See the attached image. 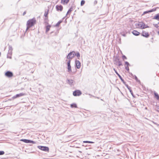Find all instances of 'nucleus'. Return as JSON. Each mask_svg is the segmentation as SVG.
<instances>
[{"label": "nucleus", "mask_w": 159, "mask_h": 159, "mask_svg": "<svg viewBox=\"0 0 159 159\" xmlns=\"http://www.w3.org/2000/svg\"><path fill=\"white\" fill-rule=\"evenodd\" d=\"M36 20L34 18L29 20L27 22V31L30 27L34 25L35 23Z\"/></svg>", "instance_id": "obj_1"}, {"label": "nucleus", "mask_w": 159, "mask_h": 159, "mask_svg": "<svg viewBox=\"0 0 159 159\" xmlns=\"http://www.w3.org/2000/svg\"><path fill=\"white\" fill-rule=\"evenodd\" d=\"M75 52L74 51H73L69 53L67 56V58L69 59V60H70L72 58H73L75 56Z\"/></svg>", "instance_id": "obj_2"}, {"label": "nucleus", "mask_w": 159, "mask_h": 159, "mask_svg": "<svg viewBox=\"0 0 159 159\" xmlns=\"http://www.w3.org/2000/svg\"><path fill=\"white\" fill-rule=\"evenodd\" d=\"M73 95L75 96H80L82 94L81 91L79 90H76L73 92Z\"/></svg>", "instance_id": "obj_3"}, {"label": "nucleus", "mask_w": 159, "mask_h": 159, "mask_svg": "<svg viewBox=\"0 0 159 159\" xmlns=\"http://www.w3.org/2000/svg\"><path fill=\"white\" fill-rule=\"evenodd\" d=\"M38 148L40 149L45 152L49 151V148L47 147L39 146H38Z\"/></svg>", "instance_id": "obj_4"}, {"label": "nucleus", "mask_w": 159, "mask_h": 159, "mask_svg": "<svg viewBox=\"0 0 159 159\" xmlns=\"http://www.w3.org/2000/svg\"><path fill=\"white\" fill-rule=\"evenodd\" d=\"M20 141L28 143L35 144L36 143L34 141L26 139H21Z\"/></svg>", "instance_id": "obj_5"}, {"label": "nucleus", "mask_w": 159, "mask_h": 159, "mask_svg": "<svg viewBox=\"0 0 159 159\" xmlns=\"http://www.w3.org/2000/svg\"><path fill=\"white\" fill-rule=\"evenodd\" d=\"M70 60H69L67 63L68 71L70 73L72 71L71 67L70 65Z\"/></svg>", "instance_id": "obj_6"}, {"label": "nucleus", "mask_w": 159, "mask_h": 159, "mask_svg": "<svg viewBox=\"0 0 159 159\" xmlns=\"http://www.w3.org/2000/svg\"><path fill=\"white\" fill-rule=\"evenodd\" d=\"M5 75L6 76L10 78L13 76V74L11 72L8 71L5 73Z\"/></svg>", "instance_id": "obj_7"}, {"label": "nucleus", "mask_w": 159, "mask_h": 159, "mask_svg": "<svg viewBox=\"0 0 159 159\" xmlns=\"http://www.w3.org/2000/svg\"><path fill=\"white\" fill-rule=\"evenodd\" d=\"M75 65L77 69H80L81 66V63L80 62L77 60L75 61Z\"/></svg>", "instance_id": "obj_8"}, {"label": "nucleus", "mask_w": 159, "mask_h": 159, "mask_svg": "<svg viewBox=\"0 0 159 159\" xmlns=\"http://www.w3.org/2000/svg\"><path fill=\"white\" fill-rule=\"evenodd\" d=\"M56 8L57 11H61L63 9V7L61 5H57Z\"/></svg>", "instance_id": "obj_9"}, {"label": "nucleus", "mask_w": 159, "mask_h": 159, "mask_svg": "<svg viewBox=\"0 0 159 159\" xmlns=\"http://www.w3.org/2000/svg\"><path fill=\"white\" fill-rule=\"evenodd\" d=\"M25 95V94L23 93H20L19 94H16L15 96L13 97L14 98H18L20 97H21Z\"/></svg>", "instance_id": "obj_10"}, {"label": "nucleus", "mask_w": 159, "mask_h": 159, "mask_svg": "<svg viewBox=\"0 0 159 159\" xmlns=\"http://www.w3.org/2000/svg\"><path fill=\"white\" fill-rule=\"evenodd\" d=\"M156 10V8H153L150 10H149V11H144L143 13V15H144V14H145L147 13H149V12H153V11H155Z\"/></svg>", "instance_id": "obj_11"}, {"label": "nucleus", "mask_w": 159, "mask_h": 159, "mask_svg": "<svg viewBox=\"0 0 159 159\" xmlns=\"http://www.w3.org/2000/svg\"><path fill=\"white\" fill-rule=\"evenodd\" d=\"M113 70H114L115 73H116V74L118 75V76H119L120 79L122 81V82H124V80L123 79L121 76L118 73L117 71L115 70V68L113 69Z\"/></svg>", "instance_id": "obj_12"}, {"label": "nucleus", "mask_w": 159, "mask_h": 159, "mask_svg": "<svg viewBox=\"0 0 159 159\" xmlns=\"http://www.w3.org/2000/svg\"><path fill=\"white\" fill-rule=\"evenodd\" d=\"M73 81H74L72 80L67 79V83L71 86L72 85Z\"/></svg>", "instance_id": "obj_13"}, {"label": "nucleus", "mask_w": 159, "mask_h": 159, "mask_svg": "<svg viewBox=\"0 0 159 159\" xmlns=\"http://www.w3.org/2000/svg\"><path fill=\"white\" fill-rule=\"evenodd\" d=\"M12 54V51L8 50V53L7 55V57L9 58H11V55Z\"/></svg>", "instance_id": "obj_14"}, {"label": "nucleus", "mask_w": 159, "mask_h": 159, "mask_svg": "<svg viewBox=\"0 0 159 159\" xmlns=\"http://www.w3.org/2000/svg\"><path fill=\"white\" fill-rule=\"evenodd\" d=\"M73 8L72 7H70L68 10L66 15V16L67 17V18H68L70 16V15H69V14L71 12Z\"/></svg>", "instance_id": "obj_15"}, {"label": "nucleus", "mask_w": 159, "mask_h": 159, "mask_svg": "<svg viewBox=\"0 0 159 159\" xmlns=\"http://www.w3.org/2000/svg\"><path fill=\"white\" fill-rule=\"evenodd\" d=\"M142 36H143V37L147 38L149 36V35L148 33L146 32L145 31H143L142 33Z\"/></svg>", "instance_id": "obj_16"}, {"label": "nucleus", "mask_w": 159, "mask_h": 159, "mask_svg": "<svg viewBox=\"0 0 159 159\" xmlns=\"http://www.w3.org/2000/svg\"><path fill=\"white\" fill-rule=\"evenodd\" d=\"M132 33L135 36H138L140 34L139 32L135 30H134L133 31Z\"/></svg>", "instance_id": "obj_17"}, {"label": "nucleus", "mask_w": 159, "mask_h": 159, "mask_svg": "<svg viewBox=\"0 0 159 159\" xmlns=\"http://www.w3.org/2000/svg\"><path fill=\"white\" fill-rule=\"evenodd\" d=\"M153 19L157 20L159 21V14H158L155 16L153 17Z\"/></svg>", "instance_id": "obj_18"}, {"label": "nucleus", "mask_w": 159, "mask_h": 159, "mask_svg": "<svg viewBox=\"0 0 159 159\" xmlns=\"http://www.w3.org/2000/svg\"><path fill=\"white\" fill-rule=\"evenodd\" d=\"M138 26L141 29H142L143 26V22H140L138 24Z\"/></svg>", "instance_id": "obj_19"}, {"label": "nucleus", "mask_w": 159, "mask_h": 159, "mask_svg": "<svg viewBox=\"0 0 159 159\" xmlns=\"http://www.w3.org/2000/svg\"><path fill=\"white\" fill-rule=\"evenodd\" d=\"M69 0H61V2L63 4H66L69 2Z\"/></svg>", "instance_id": "obj_20"}, {"label": "nucleus", "mask_w": 159, "mask_h": 159, "mask_svg": "<svg viewBox=\"0 0 159 159\" xmlns=\"http://www.w3.org/2000/svg\"><path fill=\"white\" fill-rule=\"evenodd\" d=\"M75 55L77 57L78 59H80V54L79 52H77L76 53H75Z\"/></svg>", "instance_id": "obj_21"}, {"label": "nucleus", "mask_w": 159, "mask_h": 159, "mask_svg": "<svg viewBox=\"0 0 159 159\" xmlns=\"http://www.w3.org/2000/svg\"><path fill=\"white\" fill-rule=\"evenodd\" d=\"M51 26L50 25H48L46 26V32H48L50 30Z\"/></svg>", "instance_id": "obj_22"}, {"label": "nucleus", "mask_w": 159, "mask_h": 159, "mask_svg": "<svg viewBox=\"0 0 159 159\" xmlns=\"http://www.w3.org/2000/svg\"><path fill=\"white\" fill-rule=\"evenodd\" d=\"M118 61L117 63H118V65L119 66H120L122 65L121 62L119 60V59H118ZM115 61H115L114 62V64H117V62L116 63V62H115Z\"/></svg>", "instance_id": "obj_23"}, {"label": "nucleus", "mask_w": 159, "mask_h": 159, "mask_svg": "<svg viewBox=\"0 0 159 159\" xmlns=\"http://www.w3.org/2000/svg\"><path fill=\"white\" fill-rule=\"evenodd\" d=\"M126 87H127L128 89L129 90L131 94L133 96V92L132 90H131L130 87L128 85H127Z\"/></svg>", "instance_id": "obj_24"}, {"label": "nucleus", "mask_w": 159, "mask_h": 159, "mask_svg": "<svg viewBox=\"0 0 159 159\" xmlns=\"http://www.w3.org/2000/svg\"><path fill=\"white\" fill-rule=\"evenodd\" d=\"M149 27L146 25H145V23L143 22V26L142 29H144L147 28H149Z\"/></svg>", "instance_id": "obj_25"}, {"label": "nucleus", "mask_w": 159, "mask_h": 159, "mask_svg": "<svg viewBox=\"0 0 159 159\" xmlns=\"http://www.w3.org/2000/svg\"><path fill=\"white\" fill-rule=\"evenodd\" d=\"M70 107L72 108H77V106L76 104L73 103L70 105Z\"/></svg>", "instance_id": "obj_26"}, {"label": "nucleus", "mask_w": 159, "mask_h": 159, "mask_svg": "<svg viewBox=\"0 0 159 159\" xmlns=\"http://www.w3.org/2000/svg\"><path fill=\"white\" fill-rule=\"evenodd\" d=\"M154 94L155 97L158 100L159 99V96L158 94L154 92Z\"/></svg>", "instance_id": "obj_27"}, {"label": "nucleus", "mask_w": 159, "mask_h": 159, "mask_svg": "<svg viewBox=\"0 0 159 159\" xmlns=\"http://www.w3.org/2000/svg\"><path fill=\"white\" fill-rule=\"evenodd\" d=\"M62 21L60 20L55 25V26L56 27H58L59 25L62 22Z\"/></svg>", "instance_id": "obj_28"}, {"label": "nucleus", "mask_w": 159, "mask_h": 159, "mask_svg": "<svg viewBox=\"0 0 159 159\" xmlns=\"http://www.w3.org/2000/svg\"><path fill=\"white\" fill-rule=\"evenodd\" d=\"M83 143H94V142H93L88 141H84Z\"/></svg>", "instance_id": "obj_29"}, {"label": "nucleus", "mask_w": 159, "mask_h": 159, "mask_svg": "<svg viewBox=\"0 0 159 159\" xmlns=\"http://www.w3.org/2000/svg\"><path fill=\"white\" fill-rule=\"evenodd\" d=\"M85 2L84 1V0H82L81 1V3H80L81 6H83L84 4L85 3Z\"/></svg>", "instance_id": "obj_30"}, {"label": "nucleus", "mask_w": 159, "mask_h": 159, "mask_svg": "<svg viewBox=\"0 0 159 159\" xmlns=\"http://www.w3.org/2000/svg\"><path fill=\"white\" fill-rule=\"evenodd\" d=\"M48 11H45L44 13V16L46 17H47L48 16Z\"/></svg>", "instance_id": "obj_31"}, {"label": "nucleus", "mask_w": 159, "mask_h": 159, "mask_svg": "<svg viewBox=\"0 0 159 159\" xmlns=\"http://www.w3.org/2000/svg\"><path fill=\"white\" fill-rule=\"evenodd\" d=\"M8 50L11 51H12L13 50V48L11 46V45L9 46V50Z\"/></svg>", "instance_id": "obj_32"}, {"label": "nucleus", "mask_w": 159, "mask_h": 159, "mask_svg": "<svg viewBox=\"0 0 159 159\" xmlns=\"http://www.w3.org/2000/svg\"><path fill=\"white\" fill-rule=\"evenodd\" d=\"M5 153V152L4 151H0V155H2L4 154Z\"/></svg>", "instance_id": "obj_33"}, {"label": "nucleus", "mask_w": 159, "mask_h": 159, "mask_svg": "<svg viewBox=\"0 0 159 159\" xmlns=\"http://www.w3.org/2000/svg\"><path fill=\"white\" fill-rule=\"evenodd\" d=\"M156 110L157 111L159 112V106H157L156 107Z\"/></svg>", "instance_id": "obj_34"}, {"label": "nucleus", "mask_w": 159, "mask_h": 159, "mask_svg": "<svg viewBox=\"0 0 159 159\" xmlns=\"http://www.w3.org/2000/svg\"><path fill=\"white\" fill-rule=\"evenodd\" d=\"M125 69L127 71H129V69L128 67V66H127L125 67Z\"/></svg>", "instance_id": "obj_35"}, {"label": "nucleus", "mask_w": 159, "mask_h": 159, "mask_svg": "<svg viewBox=\"0 0 159 159\" xmlns=\"http://www.w3.org/2000/svg\"><path fill=\"white\" fill-rule=\"evenodd\" d=\"M122 59H123V60H124V59H127V57L125 55H123L122 56Z\"/></svg>", "instance_id": "obj_36"}, {"label": "nucleus", "mask_w": 159, "mask_h": 159, "mask_svg": "<svg viewBox=\"0 0 159 159\" xmlns=\"http://www.w3.org/2000/svg\"><path fill=\"white\" fill-rule=\"evenodd\" d=\"M135 79L137 81H138V82H139L140 81L138 80L137 77L136 76H135Z\"/></svg>", "instance_id": "obj_37"}, {"label": "nucleus", "mask_w": 159, "mask_h": 159, "mask_svg": "<svg viewBox=\"0 0 159 159\" xmlns=\"http://www.w3.org/2000/svg\"><path fill=\"white\" fill-rule=\"evenodd\" d=\"M125 65H127V66H128L129 65V62L127 61H125Z\"/></svg>", "instance_id": "obj_38"}, {"label": "nucleus", "mask_w": 159, "mask_h": 159, "mask_svg": "<svg viewBox=\"0 0 159 159\" xmlns=\"http://www.w3.org/2000/svg\"><path fill=\"white\" fill-rule=\"evenodd\" d=\"M89 95H91V96H92V97H94V98H98V99H99V98H98V97H95V96H93L91 95V94H89Z\"/></svg>", "instance_id": "obj_39"}, {"label": "nucleus", "mask_w": 159, "mask_h": 159, "mask_svg": "<svg viewBox=\"0 0 159 159\" xmlns=\"http://www.w3.org/2000/svg\"><path fill=\"white\" fill-rule=\"evenodd\" d=\"M26 14V12L25 11L24 12V13H23V15H24L25 14Z\"/></svg>", "instance_id": "obj_40"}, {"label": "nucleus", "mask_w": 159, "mask_h": 159, "mask_svg": "<svg viewBox=\"0 0 159 159\" xmlns=\"http://www.w3.org/2000/svg\"><path fill=\"white\" fill-rule=\"evenodd\" d=\"M155 27H158V25H157V24L155 25Z\"/></svg>", "instance_id": "obj_41"}, {"label": "nucleus", "mask_w": 159, "mask_h": 159, "mask_svg": "<svg viewBox=\"0 0 159 159\" xmlns=\"http://www.w3.org/2000/svg\"><path fill=\"white\" fill-rule=\"evenodd\" d=\"M79 152H80V153H81V151H79Z\"/></svg>", "instance_id": "obj_42"}, {"label": "nucleus", "mask_w": 159, "mask_h": 159, "mask_svg": "<svg viewBox=\"0 0 159 159\" xmlns=\"http://www.w3.org/2000/svg\"><path fill=\"white\" fill-rule=\"evenodd\" d=\"M158 34H159V32H158Z\"/></svg>", "instance_id": "obj_43"}, {"label": "nucleus", "mask_w": 159, "mask_h": 159, "mask_svg": "<svg viewBox=\"0 0 159 159\" xmlns=\"http://www.w3.org/2000/svg\"><path fill=\"white\" fill-rule=\"evenodd\" d=\"M101 100H102V101L103 100L102 99H101Z\"/></svg>", "instance_id": "obj_44"}]
</instances>
